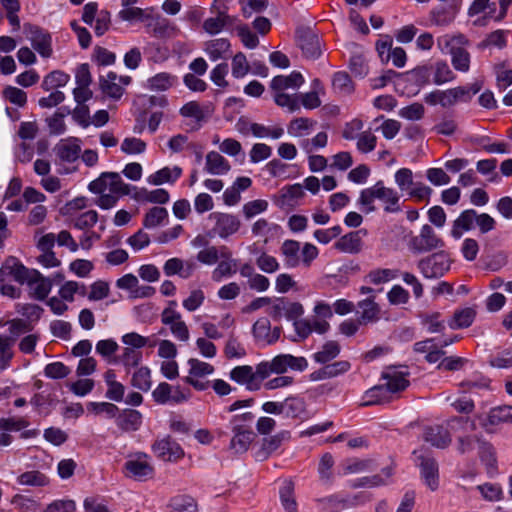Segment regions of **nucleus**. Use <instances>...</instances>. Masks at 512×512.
Instances as JSON below:
<instances>
[{
  "instance_id": "4d7b16f0",
  "label": "nucleus",
  "mask_w": 512,
  "mask_h": 512,
  "mask_svg": "<svg viewBox=\"0 0 512 512\" xmlns=\"http://www.w3.org/2000/svg\"><path fill=\"white\" fill-rule=\"evenodd\" d=\"M14 339L0 335V371L5 370L13 358Z\"/></svg>"
},
{
  "instance_id": "37998d69",
  "label": "nucleus",
  "mask_w": 512,
  "mask_h": 512,
  "mask_svg": "<svg viewBox=\"0 0 512 512\" xmlns=\"http://www.w3.org/2000/svg\"><path fill=\"white\" fill-rule=\"evenodd\" d=\"M109 177V192L116 196L129 195L131 192L130 185L126 184L121 176L116 172H104L103 179Z\"/></svg>"
},
{
  "instance_id": "603ef678",
  "label": "nucleus",
  "mask_w": 512,
  "mask_h": 512,
  "mask_svg": "<svg viewBox=\"0 0 512 512\" xmlns=\"http://www.w3.org/2000/svg\"><path fill=\"white\" fill-rule=\"evenodd\" d=\"M475 428V422L468 417H453L447 421V429L449 433L472 432Z\"/></svg>"
},
{
  "instance_id": "f704fd0d",
  "label": "nucleus",
  "mask_w": 512,
  "mask_h": 512,
  "mask_svg": "<svg viewBox=\"0 0 512 512\" xmlns=\"http://www.w3.org/2000/svg\"><path fill=\"white\" fill-rule=\"evenodd\" d=\"M182 173V169L178 166H175L173 168L164 167L157 172L151 174L147 178V182L152 185H161L163 183L167 182H174L176 181Z\"/></svg>"
},
{
  "instance_id": "c85d7f7f",
  "label": "nucleus",
  "mask_w": 512,
  "mask_h": 512,
  "mask_svg": "<svg viewBox=\"0 0 512 512\" xmlns=\"http://www.w3.org/2000/svg\"><path fill=\"white\" fill-rule=\"evenodd\" d=\"M117 80L118 75L114 72H109L106 77L99 78V85L103 94L116 100L120 99L124 92V88Z\"/></svg>"
},
{
  "instance_id": "ddd939ff",
  "label": "nucleus",
  "mask_w": 512,
  "mask_h": 512,
  "mask_svg": "<svg viewBox=\"0 0 512 512\" xmlns=\"http://www.w3.org/2000/svg\"><path fill=\"white\" fill-rule=\"evenodd\" d=\"M210 217L215 220L213 232L223 239L236 233L241 226L240 220L231 214L213 213Z\"/></svg>"
},
{
  "instance_id": "4be33fe9",
  "label": "nucleus",
  "mask_w": 512,
  "mask_h": 512,
  "mask_svg": "<svg viewBox=\"0 0 512 512\" xmlns=\"http://www.w3.org/2000/svg\"><path fill=\"white\" fill-rule=\"evenodd\" d=\"M216 3L217 1H215L212 6V12L215 13V15L205 19L202 25L204 31L210 35L220 33L224 27L230 23V16L226 11L217 8Z\"/></svg>"
},
{
  "instance_id": "9d476101",
  "label": "nucleus",
  "mask_w": 512,
  "mask_h": 512,
  "mask_svg": "<svg viewBox=\"0 0 512 512\" xmlns=\"http://www.w3.org/2000/svg\"><path fill=\"white\" fill-rule=\"evenodd\" d=\"M297 41L306 58L316 59L322 51L318 35L308 28L297 30Z\"/></svg>"
},
{
  "instance_id": "f03ea898",
  "label": "nucleus",
  "mask_w": 512,
  "mask_h": 512,
  "mask_svg": "<svg viewBox=\"0 0 512 512\" xmlns=\"http://www.w3.org/2000/svg\"><path fill=\"white\" fill-rule=\"evenodd\" d=\"M308 366L304 357H295L290 354H280L271 361H263L258 364V374L262 379H267L271 374H283L288 368L303 371Z\"/></svg>"
},
{
  "instance_id": "7c9ffc66",
  "label": "nucleus",
  "mask_w": 512,
  "mask_h": 512,
  "mask_svg": "<svg viewBox=\"0 0 512 512\" xmlns=\"http://www.w3.org/2000/svg\"><path fill=\"white\" fill-rule=\"evenodd\" d=\"M205 169L210 174L223 175L230 170V164L220 153L211 151L206 155Z\"/></svg>"
},
{
  "instance_id": "b1692460",
  "label": "nucleus",
  "mask_w": 512,
  "mask_h": 512,
  "mask_svg": "<svg viewBox=\"0 0 512 512\" xmlns=\"http://www.w3.org/2000/svg\"><path fill=\"white\" fill-rule=\"evenodd\" d=\"M233 437L230 442V449L237 454H243L248 451L255 434L250 428H232Z\"/></svg>"
},
{
  "instance_id": "aec40b11",
  "label": "nucleus",
  "mask_w": 512,
  "mask_h": 512,
  "mask_svg": "<svg viewBox=\"0 0 512 512\" xmlns=\"http://www.w3.org/2000/svg\"><path fill=\"white\" fill-rule=\"evenodd\" d=\"M220 256L223 259L212 272V279L220 282L223 278L232 276L236 273V262L232 259L231 251L222 246L220 248Z\"/></svg>"
},
{
  "instance_id": "a211bd4d",
  "label": "nucleus",
  "mask_w": 512,
  "mask_h": 512,
  "mask_svg": "<svg viewBox=\"0 0 512 512\" xmlns=\"http://www.w3.org/2000/svg\"><path fill=\"white\" fill-rule=\"evenodd\" d=\"M28 286L31 290V296L42 301L50 293L53 286V280L43 276L38 270H33Z\"/></svg>"
},
{
  "instance_id": "3c124183",
  "label": "nucleus",
  "mask_w": 512,
  "mask_h": 512,
  "mask_svg": "<svg viewBox=\"0 0 512 512\" xmlns=\"http://www.w3.org/2000/svg\"><path fill=\"white\" fill-rule=\"evenodd\" d=\"M356 140V147L360 153L367 154L376 148L377 137L371 129L362 131Z\"/></svg>"
},
{
  "instance_id": "473e14b6",
  "label": "nucleus",
  "mask_w": 512,
  "mask_h": 512,
  "mask_svg": "<svg viewBox=\"0 0 512 512\" xmlns=\"http://www.w3.org/2000/svg\"><path fill=\"white\" fill-rule=\"evenodd\" d=\"M389 391L384 385H377L365 392V400L361 403L362 406L381 405L388 403L391 400Z\"/></svg>"
},
{
  "instance_id": "e2e57ef3",
  "label": "nucleus",
  "mask_w": 512,
  "mask_h": 512,
  "mask_svg": "<svg viewBox=\"0 0 512 512\" xmlns=\"http://www.w3.org/2000/svg\"><path fill=\"white\" fill-rule=\"evenodd\" d=\"M29 426V422L24 417L0 418V430L18 432Z\"/></svg>"
},
{
  "instance_id": "de8ad7c7",
  "label": "nucleus",
  "mask_w": 512,
  "mask_h": 512,
  "mask_svg": "<svg viewBox=\"0 0 512 512\" xmlns=\"http://www.w3.org/2000/svg\"><path fill=\"white\" fill-rule=\"evenodd\" d=\"M176 77L170 73L162 72L148 79V87L155 91H164L173 86Z\"/></svg>"
},
{
  "instance_id": "4468645a",
  "label": "nucleus",
  "mask_w": 512,
  "mask_h": 512,
  "mask_svg": "<svg viewBox=\"0 0 512 512\" xmlns=\"http://www.w3.org/2000/svg\"><path fill=\"white\" fill-rule=\"evenodd\" d=\"M81 140L69 137L60 140L54 147L56 156L63 162L72 163L79 158L81 152Z\"/></svg>"
},
{
  "instance_id": "f257e3e1",
  "label": "nucleus",
  "mask_w": 512,
  "mask_h": 512,
  "mask_svg": "<svg viewBox=\"0 0 512 512\" xmlns=\"http://www.w3.org/2000/svg\"><path fill=\"white\" fill-rule=\"evenodd\" d=\"M375 199L380 200L385 205L384 209L387 212L399 210L397 206L400 199L398 193L393 188L386 187L383 181H378L373 186L362 190L359 204L365 207L367 213H370L375 210L373 205Z\"/></svg>"
},
{
  "instance_id": "0eeeda50",
  "label": "nucleus",
  "mask_w": 512,
  "mask_h": 512,
  "mask_svg": "<svg viewBox=\"0 0 512 512\" xmlns=\"http://www.w3.org/2000/svg\"><path fill=\"white\" fill-rule=\"evenodd\" d=\"M442 246L443 241L427 224L421 228L419 235L412 237L409 242V248L415 253L429 252Z\"/></svg>"
},
{
  "instance_id": "69168bd1",
  "label": "nucleus",
  "mask_w": 512,
  "mask_h": 512,
  "mask_svg": "<svg viewBox=\"0 0 512 512\" xmlns=\"http://www.w3.org/2000/svg\"><path fill=\"white\" fill-rule=\"evenodd\" d=\"M424 112V106L421 103L415 102L411 105L401 108L398 114L400 117L406 120L417 121L423 118Z\"/></svg>"
},
{
  "instance_id": "79ce46f5",
  "label": "nucleus",
  "mask_w": 512,
  "mask_h": 512,
  "mask_svg": "<svg viewBox=\"0 0 512 512\" xmlns=\"http://www.w3.org/2000/svg\"><path fill=\"white\" fill-rule=\"evenodd\" d=\"M475 315V310L470 307L458 310L454 313L449 326L452 329L469 327L473 323Z\"/></svg>"
},
{
  "instance_id": "1a4fd4ad",
  "label": "nucleus",
  "mask_w": 512,
  "mask_h": 512,
  "mask_svg": "<svg viewBox=\"0 0 512 512\" xmlns=\"http://www.w3.org/2000/svg\"><path fill=\"white\" fill-rule=\"evenodd\" d=\"M152 450L163 461H177L184 456V450L171 436L157 440Z\"/></svg>"
},
{
  "instance_id": "20e7f679",
  "label": "nucleus",
  "mask_w": 512,
  "mask_h": 512,
  "mask_svg": "<svg viewBox=\"0 0 512 512\" xmlns=\"http://www.w3.org/2000/svg\"><path fill=\"white\" fill-rule=\"evenodd\" d=\"M124 473L135 481H147L154 476V466L146 453L138 452L125 462Z\"/></svg>"
},
{
  "instance_id": "2f4dec72",
  "label": "nucleus",
  "mask_w": 512,
  "mask_h": 512,
  "mask_svg": "<svg viewBox=\"0 0 512 512\" xmlns=\"http://www.w3.org/2000/svg\"><path fill=\"white\" fill-rule=\"evenodd\" d=\"M358 306L361 309L359 324L367 325L379 320L380 308L372 299L368 298L360 301Z\"/></svg>"
},
{
  "instance_id": "dca6fc26",
  "label": "nucleus",
  "mask_w": 512,
  "mask_h": 512,
  "mask_svg": "<svg viewBox=\"0 0 512 512\" xmlns=\"http://www.w3.org/2000/svg\"><path fill=\"white\" fill-rule=\"evenodd\" d=\"M290 439L289 431H281L262 440L261 446L255 452L256 461H265L273 452H275L283 442Z\"/></svg>"
},
{
  "instance_id": "2eb2a0df",
  "label": "nucleus",
  "mask_w": 512,
  "mask_h": 512,
  "mask_svg": "<svg viewBox=\"0 0 512 512\" xmlns=\"http://www.w3.org/2000/svg\"><path fill=\"white\" fill-rule=\"evenodd\" d=\"M366 234L365 229L349 232L334 243V248L342 253L357 254L362 250V238Z\"/></svg>"
},
{
  "instance_id": "5fc2aeb1",
  "label": "nucleus",
  "mask_w": 512,
  "mask_h": 512,
  "mask_svg": "<svg viewBox=\"0 0 512 512\" xmlns=\"http://www.w3.org/2000/svg\"><path fill=\"white\" fill-rule=\"evenodd\" d=\"M69 81V75L56 70L49 73L43 80L42 87L46 91L54 90L59 87L65 86Z\"/></svg>"
},
{
  "instance_id": "72a5a7b5",
  "label": "nucleus",
  "mask_w": 512,
  "mask_h": 512,
  "mask_svg": "<svg viewBox=\"0 0 512 512\" xmlns=\"http://www.w3.org/2000/svg\"><path fill=\"white\" fill-rule=\"evenodd\" d=\"M304 82L303 76L299 72H292L288 76H276L271 81V88L275 91H283L288 88H298Z\"/></svg>"
},
{
  "instance_id": "5701e85b",
  "label": "nucleus",
  "mask_w": 512,
  "mask_h": 512,
  "mask_svg": "<svg viewBox=\"0 0 512 512\" xmlns=\"http://www.w3.org/2000/svg\"><path fill=\"white\" fill-rule=\"evenodd\" d=\"M495 9V3H491L490 0H474L468 8V16L475 17L485 13L482 17H478L473 21L475 26H483L486 24L487 19L493 18Z\"/></svg>"
},
{
  "instance_id": "9b49d317",
  "label": "nucleus",
  "mask_w": 512,
  "mask_h": 512,
  "mask_svg": "<svg viewBox=\"0 0 512 512\" xmlns=\"http://www.w3.org/2000/svg\"><path fill=\"white\" fill-rule=\"evenodd\" d=\"M28 39L33 48L44 58L52 55L51 36L37 26L26 24L24 26Z\"/></svg>"
},
{
  "instance_id": "6e6d98bb",
  "label": "nucleus",
  "mask_w": 512,
  "mask_h": 512,
  "mask_svg": "<svg viewBox=\"0 0 512 512\" xmlns=\"http://www.w3.org/2000/svg\"><path fill=\"white\" fill-rule=\"evenodd\" d=\"M322 509L327 512H338L349 506L350 502L348 499L341 498L337 495L327 496L318 499Z\"/></svg>"
},
{
  "instance_id": "f3484780",
  "label": "nucleus",
  "mask_w": 512,
  "mask_h": 512,
  "mask_svg": "<svg viewBox=\"0 0 512 512\" xmlns=\"http://www.w3.org/2000/svg\"><path fill=\"white\" fill-rule=\"evenodd\" d=\"M407 371H400L395 367H388L382 373V379L386 381L383 384L390 393H396L405 390L409 385Z\"/></svg>"
},
{
  "instance_id": "a19ab883",
  "label": "nucleus",
  "mask_w": 512,
  "mask_h": 512,
  "mask_svg": "<svg viewBox=\"0 0 512 512\" xmlns=\"http://www.w3.org/2000/svg\"><path fill=\"white\" fill-rule=\"evenodd\" d=\"M153 11V8H147V9H141L139 7H128L123 8L119 12V17L123 21L128 22H135V21H141V22H148L151 18V13Z\"/></svg>"
},
{
  "instance_id": "13d9d810",
  "label": "nucleus",
  "mask_w": 512,
  "mask_h": 512,
  "mask_svg": "<svg viewBox=\"0 0 512 512\" xmlns=\"http://www.w3.org/2000/svg\"><path fill=\"white\" fill-rule=\"evenodd\" d=\"M434 69V83L437 85H442L444 83L450 82L455 78L453 71L450 69L449 65L444 61H438L433 66Z\"/></svg>"
},
{
  "instance_id": "c9c22d12",
  "label": "nucleus",
  "mask_w": 512,
  "mask_h": 512,
  "mask_svg": "<svg viewBox=\"0 0 512 512\" xmlns=\"http://www.w3.org/2000/svg\"><path fill=\"white\" fill-rule=\"evenodd\" d=\"M17 483L22 486L45 487L50 483L46 474L39 470H30L17 477Z\"/></svg>"
},
{
  "instance_id": "09e8293b",
  "label": "nucleus",
  "mask_w": 512,
  "mask_h": 512,
  "mask_svg": "<svg viewBox=\"0 0 512 512\" xmlns=\"http://www.w3.org/2000/svg\"><path fill=\"white\" fill-rule=\"evenodd\" d=\"M5 269L9 270V274L19 283H29L30 278L32 277V272L34 269H28L23 264L17 262L15 259H12V264L9 262L5 265Z\"/></svg>"
},
{
  "instance_id": "bb28decb",
  "label": "nucleus",
  "mask_w": 512,
  "mask_h": 512,
  "mask_svg": "<svg viewBox=\"0 0 512 512\" xmlns=\"http://www.w3.org/2000/svg\"><path fill=\"white\" fill-rule=\"evenodd\" d=\"M104 381L107 386L106 398L115 402H121L124 399L125 386L117 380L114 370L109 369L104 373Z\"/></svg>"
},
{
  "instance_id": "c756f323",
  "label": "nucleus",
  "mask_w": 512,
  "mask_h": 512,
  "mask_svg": "<svg viewBox=\"0 0 512 512\" xmlns=\"http://www.w3.org/2000/svg\"><path fill=\"white\" fill-rule=\"evenodd\" d=\"M306 410V402L300 397L289 396L283 400V416L287 418H301Z\"/></svg>"
},
{
  "instance_id": "e433bc0d",
  "label": "nucleus",
  "mask_w": 512,
  "mask_h": 512,
  "mask_svg": "<svg viewBox=\"0 0 512 512\" xmlns=\"http://www.w3.org/2000/svg\"><path fill=\"white\" fill-rule=\"evenodd\" d=\"M230 49V43L225 38L210 40L205 44V52L212 61L224 58Z\"/></svg>"
},
{
  "instance_id": "412c9836",
  "label": "nucleus",
  "mask_w": 512,
  "mask_h": 512,
  "mask_svg": "<svg viewBox=\"0 0 512 512\" xmlns=\"http://www.w3.org/2000/svg\"><path fill=\"white\" fill-rule=\"evenodd\" d=\"M146 28L156 38H169L178 32V29L168 19L153 15L146 23Z\"/></svg>"
},
{
  "instance_id": "7ed1b4c3",
  "label": "nucleus",
  "mask_w": 512,
  "mask_h": 512,
  "mask_svg": "<svg viewBox=\"0 0 512 512\" xmlns=\"http://www.w3.org/2000/svg\"><path fill=\"white\" fill-rule=\"evenodd\" d=\"M467 40L462 34L444 35L439 39V44L449 49L452 56V64L456 70L466 72L470 65L469 53L461 47Z\"/></svg>"
},
{
  "instance_id": "58836bf2",
  "label": "nucleus",
  "mask_w": 512,
  "mask_h": 512,
  "mask_svg": "<svg viewBox=\"0 0 512 512\" xmlns=\"http://www.w3.org/2000/svg\"><path fill=\"white\" fill-rule=\"evenodd\" d=\"M476 212L472 209L465 210L454 221L451 234L454 238H460L464 231L469 230L475 221Z\"/></svg>"
},
{
  "instance_id": "39448f33",
  "label": "nucleus",
  "mask_w": 512,
  "mask_h": 512,
  "mask_svg": "<svg viewBox=\"0 0 512 512\" xmlns=\"http://www.w3.org/2000/svg\"><path fill=\"white\" fill-rule=\"evenodd\" d=\"M451 265V259L447 253L440 251L422 258L418 262V269L425 278H438L443 276Z\"/></svg>"
},
{
  "instance_id": "ea45409f",
  "label": "nucleus",
  "mask_w": 512,
  "mask_h": 512,
  "mask_svg": "<svg viewBox=\"0 0 512 512\" xmlns=\"http://www.w3.org/2000/svg\"><path fill=\"white\" fill-rule=\"evenodd\" d=\"M470 97V89L465 87H455L442 91V100H440V105L443 107H450L456 102L460 100L465 101Z\"/></svg>"
},
{
  "instance_id": "49530a36",
  "label": "nucleus",
  "mask_w": 512,
  "mask_h": 512,
  "mask_svg": "<svg viewBox=\"0 0 512 512\" xmlns=\"http://www.w3.org/2000/svg\"><path fill=\"white\" fill-rule=\"evenodd\" d=\"M392 476V468L385 467L380 474L371 477L361 478L354 487H376L387 484L388 479Z\"/></svg>"
},
{
  "instance_id": "0e129e2a",
  "label": "nucleus",
  "mask_w": 512,
  "mask_h": 512,
  "mask_svg": "<svg viewBox=\"0 0 512 512\" xmlns=\"http://www.w3.org/2000/svg\"><path fill=\"white\" fill-rule=\"evenodd\" d=\"M110 294V287L106 281L98 280L90 285V291L87 298L90 301H100L107 298Z\"/></svg>"
},
{
  "instance_id": "a878e982",
  "label": "nucleus",
  "mask_w": 512,
  "mask_h": 512,
  "mask_svg": "<svg viewBox=\"0 0 512 512\" xmlns=\"http://www.w3.org/2000/svg\"><path fill=\"white\" fill-rule=\"evenodd\" d=\"M424 440L437 448H445L451 443V436L447 427L435 425L425 429Z\"/></svg>"
},
{
  "instance_id": "423d86ee",
  "label": "nucleus",
  "mask_w": 512,
  "mask_h": 512,
  "mask_svg": "<svg viewBox=\"0 0 512 512\" xmlns=\"http://www.w3.org/2000/svg\"><path fill=\"white\" fill-rule=\"evenodd\" d=\"M189 371L184 381L198 391H204L209 387V381L204 380L214 372V367L206 362L191 358L188 360Z\"/></svg>"
},
{
  "instance_id": "bf43d9fd",
  "label": "nucleus",
  "mask_w": 512,
  "mask_h": 512,
  "mask_svg": "<svg viewBox=\"0 0 512 512\" xmlns=\"http://www.w3.org/2000/svg\"><path fill=\"white\" fill-rule=\"evenodd\" d=\"M242 14L245 18L252 17L255 13H261L268 7V0H239Z\"/></svg>"
},
{
  "instance_id": "c03bdc74",
  "label": "nucleus",
  "mask_w": 512,
  "mask_h": 512,
  "mask_svg": "<svg viewBox=\"0 0 512 512\" xmlns=\"http://www.w3.org/2000/svg\"><path fill=\"white\" fill-rule=\"evenodd\" d=\"M167 218L168 211L166 208L154 206L145 214L143 225L145 228L152 229L161 225Z\"/></svg>"
},
{
  "instance_id": "6e6552de",
  "label": "nucleus",
  "mask_w": 512,
  "mask_h": 512,
  "mask_svg": "<svg viewBox=\"0 0 512 512\" xmlns=\"http://www.w3.org/2000/svg\"><path fill=\"white\" fill-rule=\"evenodd\" d=\"M230 379L244 385L249 391L259 390L261 387L262 375L258 374V365L255 370L249 365H241L233 368L229 373Z\"/></svg>"
},
{
  "instance_id": "774afa93",
  "label": "nucleus",
  "mask_w": 512,
  "mask_h": 512,
  "mask_svg": "<svg viewBox=\"0 0 512 512\" xmlns=\"http://www.w3.org/2000/svg\"><path fill=\"white\" fill-rule=\"evenodd\" d=\"M11 503L20 512H37L39 506L34 499L23 495H15Z\"/></svg>"
},
{
  "instance_id": "4c0bfd02",
  "label": "nucleus",
  "mask_w": 512,
  "mask_h": 512,
  "mask_svg": "<svg viewBox=\"0 0 512 512\" xmlns=\"http://www.w3.org/2000/svg\"><path fill=\"white\" fill-rule=\"evenodd\" d=\"M300 243L296 240H285L281 246V253L284 256L285 265L295 268L299 265Z\"/></svg>"
},
{
  "instance_id": "338daca9",
  "label": "nucleus",
  "mask_w": 512,
  "mask_h": 512,
  "mask_svg": "<svg viewBox=\"0 0 512 512\" xmlns=\"http://www.w3.org/2000/svg\"><path fill=\"white\" fill-rule=\"evenodd\" d=\"M315 122L308 118H296L291 121L288 127V133L295 136L301 137L314 126Z\"/></svg>"
},
{
  "instance_id": "680f3d73",
  "label": "nucleus",
  "mask_w": 512,
  "mask_h": 512,
  "mask_svg": "<svg viewBox=\"0 0 512 512\" xmlns=\"http://www.w3.org/2000/svg\"><path fill=\"white\" fill-rule=\"evenodd\" d=\"M171 512H197V504L190 496H178L172 500Z\"/></svg>"
},
{
  "instance_id": "cd10ccee",
  "label": "nucleus",
  "mask_w": 512,
  "mask_h": 512,
  "mask_svg": "<svg viewBox=\"0 0 512 512\" xmlns=\"http://www.w3.org/2000/svg\"><path fill=\"white\" fill-rule=\"evenodd\" d=\"M500 424H512V406L503 405L492 408L483 426L488 429V426H497Z\"/></svg>"
},
{
  "instance_id": "6ab92c4d",
  "label": "nucleus",
  "mask_w": 512,
  "mask_h": 512,
  "mask_svg": "<svg viewBox=\"0 0 512 512\" xmlns=\"http://www.w3.org/2000/svg\"><path fill=\"white\" fill-rule=\"evenodd\" d=\"M281 329L275 327L271 330L269 319L263 317L258 319L253 325V334L258 341L265 344H273L280 337Z\"/></svg>"
},
{
  "instance_id": "052dcab7",
  "label": "nucleus",
  "mask_w": 512,
  "mask_h": 512,
  "mask_svg": "<svg viewBox=\"0 0 512 512\" xmlns=\"http://www.w3.org/2000/svg\"><path fill=\"white\" fill-rule=\"evenodd\" d=\"M332 84L334 89L342 94H350L354 90L352 80L346 72L335 73Z\"/></svg>"
},
{
  "instance_id": "f8f14e48",
  "label": "nucleus",
  "mask_w": 512,
  "mask_h": 512,
  "mask_svg": "<svg viewBox=\"0 0 512 512\" xmlns=\"http://www.w3.org/2000/svg\"><path fill=\"white\" fill-rule=\"evenodd\" d=\"M420 473L426 486L432 491H436L439 487V466L437 461L429 456L419 455Z\"/></svg>"
},
{
  "instance_id": "8fccbe9b",
  "label": "nucleus",
  "mask_w": 512,
  "mask_h": 512,
  "mask_svg": "<svg viewBox=\"0 0 512 512\" xmlns=\"http://www.w3.org/2000/svg\"><path fill=\"white\" fill-rule=\"evenodd\" d=\"M455 11L448 8L434 9L430 12V22L432 25L444 27L451 24L455 19Z\"/></svg>"
},
{
  "instance_id": "864d4df0",
  "label": "nucleus",
  "mask_w": 512,
  "mask_h": 512,
  "mask_svg": "<svg viewBox=\"0 0 512 512\" xmlns=\"http://www.w3.org/2000/svg\"><path fill=\"white\" fill-rule=\"evenodd\" d=\"M340 353V345L336 341H328L322 349L315 353L314 359L318 363H327L336 358Z\"/></svg>"
},
{
  "instance_id": "a18cd8bd",
  "label": "nucleus",
  "mask_w": 512,
  "mask_h": 512,
  "mask_svg": "<svg viewBox=\"0 0 512 512\" xmlns=\"http://www.w3.org/2000/svg\"><path fill=\"white\" fill-rule=\"evenodd\" d=\"M131 385L141 391H148L152 386L151 371L148 367L138 368L131 378Z\"/></svg>"
},
{
  "instance_id": "393cba45",
  "label": "nucleus",
  "mask_w": 512,
  "mask_h": 512,
  "mask_svg": "<svg viewBox=\"0 0 512 512\" xmlns=\"http://www.w3.org/2000/svg\"><path fill=\"white\" fill-rule=\"evenodd\" d=\"M142 414L134 409H124L117 417L116 424L124 432L137 431L142 425Z\"/></svg>"
}]
</instances>
